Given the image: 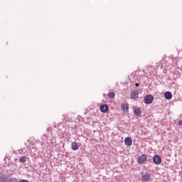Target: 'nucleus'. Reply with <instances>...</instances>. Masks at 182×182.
Here are the masks:
<instances>
[{"label":"nucleus","mask_w":182,"mask_h":182,"mask_svg":"<svg viewBox=\"0 0 182 182\" xmlns=\"http://www.w3.org/2000/svg\"><path fill=\"white\" fill-rule=\"evenodd\" d=\"M141 181H144V182H147V181H151V174H150V173L149 172H146V173H143L141 172Z\"/></svg>","instance_id":"f257e3e1"},{"label":"nucleus","mask_w":182,"mask_h":182,"mask_svg":"<svg viewBox=\"0 0 182 182\" xmlns=\"http://www.w3.org/2000/svg\"><path fill=\"white\" fill-rule=\"evenodd\" d=\"M147 161V155L142 154L137 159L138 164H144L145 162Z\"/></svg>","instance_id":"f03ea898"},{"label":"nucleus","mask_w":182,"mask_h":182,"mask_svg":"<svg viewBox=\"0 0 182 182\" xmlns=\"http://www.w3.org/2000/svg\"><path fill=\"white\" fill-rule=\"evenodd\" d=\"M153 161L154 164H156V166H159V164H161V158L159 155H155L153 157Z\"/></svg>","instance_id":"7ed1b4c3"},{"label":"nucleus","mask_w":182,"mask_h":182,"mask_svg":"<svg viewBox=\"0 0 182 182\" xmlns=\"http://www.w3.org/2000/svg\"><path fill=\"white\" fill-rule=\"evenodd\" d=\"M153 100H154V97L151 95H149L145 98L146 105H151L153 103Z\"/></svg>","instance_id":"20e7f679"},{"label":"nucleus","mask_w":182,"mask_h":182,"mask_svg":"<svg viewBox=\"0 0 182 182\" xmlns=\"http://www.w3.org/2000/svg\"><path fill=\"white\" fill-rule=\"evenodd\" d=\"M100 110L102 113H106L109 112V106L107 105H102L100 107Z\"/></svg>","instance_id":"39448f33"},{"label":"nucleus","mask_w":182,"mask_h":182,"mask_svg":"<svg viewBox=\"0 0 182 182\" xmlns=\"http://www.w3.org/2000/svg\"><path fill=\"white\" fill-rule=\"evenodd\" d=\"M124 144L126 146H132V144H133V141H132V138L126 137L124 139Z\"/></svg>","instance_id":"423d86ee"},{"label":"nucleus","mask_w":182,"mask_h":182,"mask_svg":"<svg viewBox=\"0 0 182 182\" xmlns=\"http://www.w3.org/2000/svg\"><path fill=\"white\" fill-rule=\"evenodd\" d=\"M164 97L165 99H167V100H171V99L173 98V94L167 91L164 93Z\"/></svg>","instance_id":"0eeeda50"},{"label":"nucleus","mask_w":182,"mask_h":182,"mask_svg":"<svg viewBox=\"0 0 182 182\" xmlns=\"http://www.w3.org/2000/svg\"><path fill=\"white\" fill-rule=\"evenodd\" d=\"M134 114L135 116L137 117L141 116V109H140L139 107L134 108Z\"/></svg>","instance_id":"6e6552de"},{"label":"nucleus","mask_w":182,"mask_h":182,"mask_svg":"<svg viewBox=\"0 0 182 182\" xmlns=\"http://www.w3.org/2000/svg\"><path fill=\"white\" fill-rule=\"evenodd\" d=\"M71 148H72V150L76 151V150H78L79 146L77 145V142L73 141L71 143Z\"/></svg>","instance_id":"1a4fd4ad"},{"label":"nucleus","mask_w":182,"mask_h":182,"mask_svg":"<svg viewBox=\"0 0 182 182\" xmlns=\"http://www.w3.org/2000/svg\"><path fill=\"white\" fill-rule=\"evenodd\" d=\"M131 97L132 99H137L139 97V92H137L136 91L132 92Z\"/></svg>","instance_id":"9d476101"},{"label":"nucleus","mask_w":182,"mask_h":182,"mask_svg":"<svg viewBox=\"0 0 182 182\" xmlns=\"http://www.w3.org/2000/svg\"><path fill=\"white\" fill-rule=\"evenodd\" d=\"M122 112H129V105L127 104H124L122 106Z\"/></svg>","instance_id":"9b49d317"},{"label":"nucleus","mask_w":182,"mask_h":182,"mask_svg":"<svg viewBox=\"0 0 182 182\" xmlns=\"http://www.w3.org/2000/svg\"><path fill=\"white\" fill-rule=\"evenodd\" d=\"M20 163H26V156H21L19 158Z\"/></svg>","instance_id":"f8f14e48"},{"label":"nucleus","mask_w":182,"mask_h":182,"mask_svg":"<svg viewBox=\"0 0 182 182\" xmlns=\"http://www.w3.org/2000/svg\"><path fill=\"white\" fill-rule=\"evenodd\" d=\"M108 96L110 99H114V96H116V94L113 92H110L108 93Z\"/></svg>","instance_id":"ddd939ff"},{"label":"nucleus","mask_w":182,"mask_h":182,"mask_svg":"<svg viewBox=\"0 0 182 182\" xmlns=\"http://www.w3.org/2000/svg\"><path fill=\"white\" fill-rule=\"evenodd\" d=\"M18 182H29V181L25 180V179H21V180H19Z\"/></svg>","instance_id":"4468645a"},{"label":"nucleus","mask_w":182,"mask_h":182,"mask_svg":"<svg viewBox=\"0 0 182 182\" xmlns=\"http://www.w3.org/2000/svg\"><path fill=\"white\" fill-rule=\"evenodd\" d=\"M178 124H179V126L182 125V121L181 120L178 122Z\"/></svg>","instance_id":"2eb2a0df"},{"label":"nucleus","mask_w":182,"mask_h":182,"mask_svg":"<svg viewBox=\"0 0 182 182\" xmlns=\"http://www.w3.org/2000/svg\"><path fill=\"white\" fill-rule=\"evenodd\" d=\"M0 182H4V178H0Z\"/></svg>","instance_id":"dca6fc26"},{"label":"nucleus","mask_w":182,"mask_h":182,"mask_svg":"<svg viewBox=\"0 0 182 182\" xmlns=\"http://www.w3.org/2000/svg\"><path fill=\"white\" fill-rule=\"evenodd\" d=\"M135 86H136V87H138L139 83H136V84H135Z\"/></svg>","instance_id":"f3484780"}]
</instances>
